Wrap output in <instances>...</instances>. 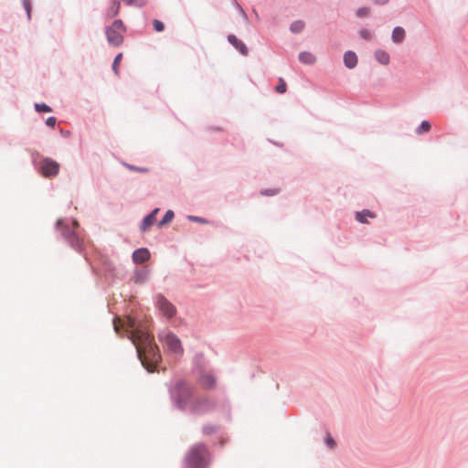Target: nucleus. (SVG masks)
<instances>
[{"instance_id":"46","label":"nucleus","mask_w":468,"mask_h":468,"mask_svg":"<svg viewBox=\"0 0 468 468\" xmlns=\"http://www.w3.org/2000/svg\"><path fill=\"white\" fill-rule=\"evenodd\" d=\"M234 2H235L237 6L240 7V5H239V3L236 0H234Z\"/></svg>"},{"instance_id":"21","label":"nucleus","mask_w":468,"mask_h":468,"mask_svg":"<svg viewBox=\"0 0 468 468\" xmlns=\"http://www.w3.org/2000/svg\"><path fill=\"white\" fill-rule=\"evenodd\" d=\"M299 61L305 65H313L316 61L315 56L309 51H302L299 54Z\"/></svg>"},{"instance_id":"19","label":"nucleus","mask_w":468,"mask_h":468,"mask_svg":"<svg viewBox=\"0 0 468 468\" xmlns=\"http://www.w3.org/2000/svg\"><path fill=\"white\" fill-rule=\"evenodd\" d=\"M201 379L206 389H213L217 385V378L212 374L201 373Z\"/></svg>"},{"instance_id":"14","label":"nucleus","mask_w":468,"mask_h":468,"mask_svg":"<svg viewBox=\"0 0 468 468\" xmlns=\"http://www.w3.org/2000/svg\"><path fill=\"white\" fill-rule=\"evenodd\" d=\"M227 39L230 45H232L239 52L243 55L247 56L249 54V49L246 44L238 38L234 34H229L227 37Z\"/></svg>"},{"instance_id":"7","label":"nucleus","mask_w":468,"mask_h":468,"mask_svg":"<svg viewBox=\"0 0 468 468\" xmlns=\"http://www.w3.org/2000/svg\"><path fill=\"white\" fill-rule=\"evenodd\" d=\"M32 164L37 172L45 178H54L59 173L60 165L50 157H43L39 161L33 159Z\"/></svg>"},{"instance_id":"34","label":"nucleus","mask_w":468,"mask_h":468,"mask_svg":"<svg viewBox=\"0 0 468 468\" xmlns=\"http://www.w3.org/2000/svg\"><path fill=\"white\" fill-rule=\"evenodd\" d=\"M187 219L190 222L199 223V224H203V225L209 223V221L207 218H201V217H198V216L189 215V216H187Z\"/></svg>"},{"instance_id":"41","label":"nucleus","mask_w":468,"mask_h":468,"mask_svg":"<svg viewBox=\"0 0 468 468\" xmlns=\"http://www.w3.org/2000/svg\"><path fill=\"white\" fill-rule=\"evenodd\" d=\"M228 438L221 437L217 442V444L219 445L220 447H223L228 442Z\"/></svg>"},{"instance_id":"35","label":"nucleus","mask_w":468,"mask_h":468,"mask_svg":"<svg viewBox=\"0 0 468 468\" xmlns=\"http://www.w3.org/2000/svg\"><path fill=\"white\" fill-rule=\"evenodd\" d=\"M369 12H370V9L368 7L362 6V7H358L356 10L355 15L356 17H365L369 15Z\"/></svg>"},{"instance_id":"18","label":"nucleus","mask_w":468,"mask_h":468,"mask_svg":"<svg viewBox=\"0 0 468 468\" xmlns=\"http://www.w3.org/2000/svg\"><path fill=\"white\" fill-rule=\"evenodd\" d=\"M374 58L379 64L384 66L388 65L390 61L389 54L386 50L381 48L375 50Z\"/></svg>"},{"instance_id":"42","label":"nucleus","mask_w":468,"mask_h":468,"mask_svg":"<svg viewBox=\"0 0 468 468\" xmlns=\"http://www.w3.org/2000/svg\"><path fill=\"white\" fill-rule=\"evenodd\" d=\"M389 2V0H373V3L378 5H385Z\"/></svg>"},{"instance_id":"23","label":"nucleus","mask_w":468,"mask_h":468,"mask_svg":"<svg viewBox=\"0 0 468 468\" xmlns=\"http://www.w3.org/2000/svg\"><path fill=\"white\" fill-rule=\"evenodd\" d=\"M175 218V213L173 210L171 209H168L165 214L164 216L162 217V218L159 220L158 222V227H163V226H165L167 224H169Z\"/></svg>"},{"instance_id":"4","label":"nucleus","mask_w":468,"mask_h":468,"mask_svg":"<svg viewBox=\"0 0 468 468\" xmlns=\"http://www.w3.org/2000/svg\"><path fill=\"white\" fill-rule=\"evenodd\" d=\"M211 463L212 454L208 446L204 442H197L186 452L181 468H209Z\"/></svg>"},{"instance_id":"39","label":"nucleus","mask_w":468,"mask_h":468,"mask_svg":"<svg viewBox=\"0 0 468 468\" xmlns=\"http://www.w3.org/2000/svg\"><path fill=\"white\" fill-rule=\"evenodd\" d=\"M59 133L63 137H69L71 135V132L69 130H64L62 128H59Z\"/></svg>"},{"instance_id":"24","label":"nucleus","mask_w":468,"mask_h":468,"mask_svg":"<svg viewBox=\"0 0 468 468\" xmlns=\"http://www.w3.org/2000/svg\"><path fill=\"white\" fill-rule=\"evenodd\" d=\"M304 27H305V23L303 20L299 19V20L293 21L290 25V30L293 34H299L304 29Z\"/></svg>"},{"instance_id":"36","label":"nucleus","mask_w":468,"mask_h":468,"mask_svg":"<svg viewBox=\"0 0 468 468\" xmlns=\"http://www.w3.org/2000/svg\"><path fill=\"white\" fill-rule=\"evenodd\" d=\"M153 28L156 32H163L165 30V24L158 19L153 21Z\"/></svg>"},{"instance_id":"40","label":"nucleus","mask_w":468,"mask_h":468,"mask_svg":"<svg viewBox=\"0 0 468 468\" xmlns=\"http://www.w3.org/2000/svg\"><path fill=\"white\" fill-rule=\"evenodd\" d=\"M228 438L221 437L217 442V444L219 445L220 447H223L228 442Z\"/></svg>"},{"instance_id":"17","label":"nucleus","mask_w":468,"mask_h":468,"mask_svg":"<svg viewBox=\"0 0 468 468\" xmlns=\"http://www.w3.org/2000/svg\"><path fill=\"white\" fill-rule=\"evenodd\" d=\"M121 9V0H111L110 5L105 11V16L107 18H113L117 16Z\"/></svg>"},{"instance_id":"30","label":"nucleus","mask_w":468,"mask_h":468,"mask_svg":"<svg viewBox=\"0 0 468 468\" xmlns=\"http://www.w3.org/2000/svg\"><path fill=\"white\" fill-rule=\"evenodd\" d=\"M221 410L227 421H231V406L229 402H224L221 406Z\"/></svg>"},{"instance_id":"27","label":"nucleus","mask_w":468,"mask_h":468,"mask_svg":"<svg viewBox=\"0 0 468 468\" xmlns=\"http://www.w3.org/2000/svg\"><path fill=\"white\" fill-rule=\"evenodd\" d=\"M123 165L130 171L139 172L142 174H147L150 171V169L148 167L137 166V165L127 164V163H123Z\"/></svg>"},{"instance_id":"33","label":"nucleus","mask_w":468,"mask_h":468,"mask_svg":"<svg viewBox=\"0 0 468 468\" xmlns=\"http://www.w3.org/2000/svg\"><path fill=\"white\" fill-rule=\"evenodd\" d=\"M286 90H287L286 82L283 80V79L280 78L279 82L275 87V91L277 93L282 94L286 91Z\"/></svg>"},{"instance_id":"12","label":"nucleus","mask_w":468,"mask_h":468,"mask_svg":"<svg viewBox=\"0 0 468 468\" xmlns=\"http://www.w3.org/2000/svg\"><path fill=\"white\" fill-rule=\"evenodd\" d=\"M193 370L198 373H205L207 369V360L202 352L197 353L192 360Z\"/></svg>"},{"instance_id":"3","label":"nucleus","mask_w":468,"mask_h":468,"mask_svg":"<svg viewBox=\"0 0 468 468\" xmlns=\"http://www.w3.org/2000/svg\"><path fill=\"white\" fill-rule=\"evenodd\" d=\"M139 342L141 347L137 346V357L147 372L153 373L162 362V356L158 346L155 344L154 336L150 334L144 335V337L139 339Z\"/></svg>"},{"instance_id":"28","label":"nucleus","mask_w":468,"mask_h":468,"mask_svg":"<svg viewBox=\"0 0 468 468\" xmlns=\"http://www.w3.org/2000/svg\"><path fill=\"white\" fill-rule=\"evenodd\" d=\"M431 122L429 121L425 120L420 122V124L417 127L415 132L417 134H422L424 133L429 132L431 130Z\"/></svg>"},{"instance_id":"6","label":"nucleus","mask_w":468,"mask_h":468,"mask_svg":"<svg viewBox=\"0 0 468 468\" xmlns=\"http://www.w3.org/2000/svg\"><path fill=\"white\" fill-rule=\"evenodd\" d=\"M127 31L122 19H115L111 26L105 27V35L108 44L119 48L123 43V34Z\"/></svg>"},{"instance_id":"45","label":"nucleus","mask_w":468,"mask_h":468,"mask_svg":"<svg viewBox=\"0 0 468 468\" xmlns=\"http://www.w3.org/2000/svg\"><path fill=\"white\" fill-rule=\"evenodd\" d=\"M35 154H36L37 156H38V155H39V154H38L37 152H36V153H35ZM31 155L33 156V155H34V153H31Z\"/></svg>"},{"instance_id":"43","label":"nucleus","mask_w":468,"mask_h":468,"mask_svg":"<svg viewBox=\"0 0 468 468\" xmlns=\"http://www.w3.org/2000/svg\"><path fill=\"white\" fill-rule=\"evenodd\" d=\"M24 7L27 15L29 16V3L27 1L24 2Z\"/></svg>"},{"instance_id":"31","label":"nucleus","mask_w":468,"mask_h":468,"mask_svg":"<svg viewBox=\"0 0 468 468\" xmlns=\"http://www.w3.org/2000/svg\"><path fill=\"white\" fill-rule=\"evenodd\" d=\"M358 36L360 38L364 39V40H367V41H369L372 39V33L367 30V28H360L357 32Z\"/></svg>"},{"instance_id":"16","label":"nucleus","mask_w":468,"mask_h":468,"mask_svg":"<svg viewBox=\"0 0 468 468\" xmlns=\"http://www.w3.org/2000/svg\"><path fill=\"white\" fill-rule=\"evenodd\" d=\"M344 65L346 68L352 69L356 67L358 58L355 51L347 50L344 53Z\"/></svg>"},{"instance_id":"13","label":"nucleus","mask_w":468,"mask_h":468,"mask_svg":"<svg viewBox=\"0 0 468 468\" xmlns=\"http://www.w3.org/2000/svg\"><path fill=\"white\" fill-rule=\"evenodd\" d=\"M149 275L150 270L147 267L137 268L133 271L132 281L136 284H144L148 281Z\"/></svg>"},{"instance_id":"11","label":"nucleus","mask_w":468,"mask_h":468,"mask_svg":"<svg viewBox=\"0 0 468 468\" xmlns=\"http://www.w3.org/2000/svg\"><path fill=\"white\" fill-rule=\"evenodd\" d=\"M151 258L150 250L147 248H139L133 250L132 254L133 261L135 264H143Z\"/></svg>"},{"instance_id":"22","label":"nucleus","mask_w":468,"mask_h":468,"mask_svg":"<svg viewBox=\"0 0 468 468\" xmlns=\"http://www.w3.org/2000/svg\"><path fill=\"white\" fill-rule=\"evenodd\" d=\"M367 217L375 218V214L368 209H363L356 213L355 219L359 223L367 224Z\"/></svg>"},{"instance_id":"25","label":"nucleus","mask_w":468,"mask_h":468,"mask_svg":"<svg viewBox=\"0 0 468 468\" xmlns=\"http://www.w3.org/2000/svg\"><path fill=\"white\" fill-rule=\"evenodd\" d=\"M218 431H219V426L215 425V424L207 423L202 427V433L205 436H210V435L218 432Z\"/></svg>"},{"instance_id":"5","label":"nucleus","mask_w":468,"mask_h":468,"mask_svg":"<svg viewBox=\"0 0 468 468\" xmlns=\"http://www.w3.org/2000/svg\"><path fill=\"white\" fill-rule=\"evenodd\" d=\"M113 327L117 334H120L121 330L126 332L128 338L135 346H138V341L144 337V335L149 334L144 328L142 322L132 315L126 316L121 324L118 322V318L115 317L113 319Z\"/></svg>"},{"instance_id":"15","label":"nucleus","mask_w":468,"mask_h":468,"mask_svg":"<svg viewBox=\"0 0 468 468\" xmlns=\"http://www.w3.org/2000/svg\"><path fill=\"white\" fill-rule=\"evenodd\" d=\"M159 211L158 208H154L149 214L144 216L140 224V229L144 232L146 231L156 220V214Z\"/></svg>"},{"instance_id":"32","label":"nucleus","mask_w":468,"mask_h":468,"mask_svg":"<svg viewBox=\"0 0 468 468\" xmlns=\"http://www.w3.org/2000/svg\"><path fill=\"white\" fill-rule=\"evenodd\" d=\"M280 191H281L280 188H265V189H261L260 191V194L261 196L273 197L275 195H278L280 193Z\"/></svg>"},{"instance_id":"26","label":"nucleus","mask_w":468,"mask_h":468,"mask_svg":"<svg viewBox=\"0 0 468 468\" xmlns=\"http://www.w3.org/2000/svg\"><path fill=\"white\" fill-rule=\"evenodd\" d=\"M34 109L38 113H41V112H52V108L48 105L47 103L45 102H35L34 103Z\"/></svg>"},{"instance_id":"44","label":"nucleus","mask_w":468,"mask_h":468,"mask_svg":"<svg viewBox=\"0 0 468 468\" xmlns=\"http://www.w3.org/2000/svg\"><path fill=\"white\" fill-rule=\"evenodd\" d=\"M211 130L217 131V132L222 131V129L220 127H212Z\"/></svg>"},{"instance_id":"10","label":"nucleus","mask_w":468,"mask_h":468,"mask_svg":"<svg viewBox=\"0 0 468 468\" xmlns=\"http://www.w3.org/2000/svg\"><path fill=\"white\" fill-rule=\"evenodd\" d=\"M165 340L168 352L174 353L176 355H182L184 353L181 340L176 334L172 332L167 333Z\"/></svg>"},{"instance_id":"20","label":"nucleus","mask_w":468,"mask_h":468,"mask_svg":"<svg viewBox=\"0 0 468 468\" xmlns=\"http://www.w3.org/2000/svg\"><path fill=\"white\" fill-rule=\"evenodd\" d=\"M406 37L405 29L402 27H395L392 30L391 40L394 43H401Z\"/></svg>"},{"instance_id":"37","label":"nucleus","mask_w":468,"mask_h":468,"mask_svg":"<svg viewBox=\"0 0 468 468\" xmlns=\"http://www.w3.org/2000/svg\"><path fill=\"white\" fill-rule=\"evenodd\" d=\"M56 122H57V118L54 116H50L48 118H47L45 121L46 125L50 128H54L56 125Z\"/></svg>"},{"instance_id":"29","label":"nucleus","mask_w":468,"mask_h":468,"mask_svg":"<svg viewBox=\"0 0 468 468\" xmlns=\"http://www.w3.org/2000/svg\"><path fill=\"white\" fill-rule=\"evenodd\" d=\"M122 58V53H118L112 61V69L116 76H119V66Z\"/></svg>"},{"instance_id":"38","label":"nucleus","mask_w":468,"mask_h":468,"mask_svg":"<svg viewBox=\"0 0 468 468\" xmlns=\"http://www.w3.org/2000/svg\"><path fill=\"white\" fill-rule=\"evenodd\" d=\"M324 442H325L326 446H328L329 448H334L336 445L334 438H332L329 435L325 438Z\"/></svg>"},{"instance_id":"9","label":"nucleus","mask_w":468,"mask_h":468,"mask_svg":"<svg viewBox=\"0 0 468 468\" xmlns=\"http://www.w3.org/2000/svg\"><path fill=\"white\" fill-rule=\"evenodd\" d=\"M101 267L103 276L111 283L114 282L117 277V270L115 264L107 257L101 259Z\"/></svg>"},{"instance_id":"8","label":"nucleus","mask_w":468,"mask_h":468,"mask_svg":"<svg viewBox=\"0 0 468 468\" xmlns=\"http://www.w3.org/2000/svg\"><path fill=\"white\" fill-rule=\"evenodd\" d=\"M154 303L155 307L162 313L167 319H172L176 314V306L162 293H156L154 296Z\"/></svg>"},{"instance_id":"1","label":"nucleus","mask_w":468,"mask_h":468,"mask_svg":"<svg viewBox=\"0 0 468 468\" xmlns=\"http://www.w3.org/2000/svg\"><path fill=\"white\" fill-rule=\"evenodd\" d=\"M172 405L176 410L192 415H205L215 410L217 402L207 397L194 399L195 388L185 379H176L167 384Z\"/></svg>"},{"instance_id":"2","label":"nucleus","mask_w":468,"mask_h":468,"mask_svg":"<svg viewBox=\"0 0 468 468\" xmlns=\"http://www.w3.org/2000/svg\"><path fill=\"white\" fill-rule=\"evenodd\" d=\"M79 227L78 220L73 218H60L55 223V230L58 237L77 253L84 255L85 245L77 233Z\"/></svg>"}]
</instances>
